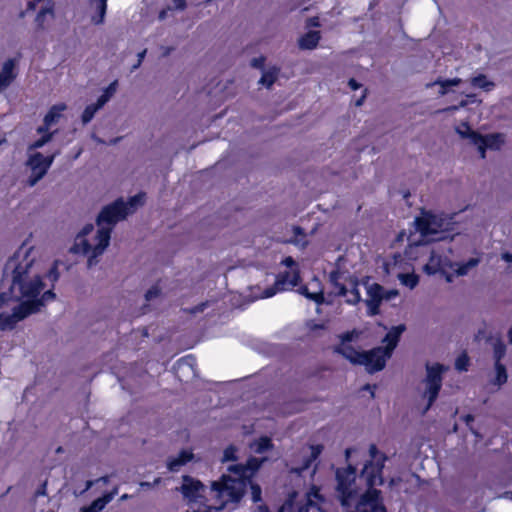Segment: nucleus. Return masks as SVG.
I'll list each match as a JSON object with an SVG mask.
<instances>
[{"instance_id":"nucleus-1","label":"nucleus","mask_w":512,"mask_h":512,"mask_svg":"<svg viewBox=\"0 0 512 512\" xmlns=\"http://www.w3.org/2000/svg\"><path fill=\"white\" fill-rule=\"evenodd\" d=\"M31 248L21 246L8 259L0 282V306L11 301H20L11 313L0 314V330H12L16 324L32 313L39 311L46 302L55 298L52 290L40 293L44 288L41 277L27 281V274L34 259L30 257Z\"/></svg>"},{"instance_id":"nucleus-2","label":"nucleus","mask_w":512,"mask_h":512,"mask_svg":"<svg viewBox=\"0 0 512 512\" xmlns=\"http://www.w3.org/2000/svg\"><path fill=\"white\" fill-rule=\"evenodd\" d=\"M145 201V193H138L129 198L125 203L122 198L115 200L113 203L105 206L99 213L96 223L98 230L91 243L85 238L94 229L92 224L86 225L77 235L71 251L76 254L88 256V266L91 267L97 262L99 257L107 248L111 238V232L114 226L126 216L132 213L138 206Z\"/></svg>"},{"instance_id":"nucleus-3","label":"nucleus","mask_w":512,"mask_h":512,"mask_svg":"<svg viewBox=\"0 0 512 512\" xmlns=\"http://www.w3.org/2000/svg\"><path fill=\"white\" fill-rule=\"evenodd\" d=\"M266 458L250 457L245 464H233L228 467V471L236 477L222 475L220 480L212 482L211 492L213 497L219 503L218 505L207 506L203 511L194 512H219L232 505L234 508L244 495L245 478L251 476L262 464Z\"/></svg>"},{"instance_id":"nucleus-4","label":"nucleus","mask_w":512,"mask_h":512,"mask_svg":"<svg viewBox=\"0 0 512 512\" xmlns=\"http://www.w3.org/2000/svg\"><path fill=\"white\" fill-rule=\"evenodd\" d=\"M405 331V325L400 324L392 327L385 335L383 342L385 347H375L369 351H358L350 342L354 338L353 332H346L340 336L341 344L335 348V352L341 354L352 364L363 365L368 373L381 371L386 361L392 356L402 333Z\"/></svg>"},{"instance_id":"nucleus-5","label":"nucleus","mask_w":512,"mask_h":512,"mask_svg":"<svg viewBox=\"0 0 512 512\" xmlns=\"http://www.w3.org/2000/svg\"><path fill=\"white\" fill-rule=\"evenodd\" d=\"M369 454L371 460L364 465L360 474L368 489L356 504V512H387L381 503L380 491L375 489L384 483L382 471L386 457L378 451L375 444L370 445Z\"/></svg>"},{"instance_id":"nucleus-6","label":"nucleus","mask_w":512,"mask_h":512,"mask_svg":"<svg viewBox=\"0 0 512 512\" xmlns=\"http://www.w3.org/2000/svg\"><path fill=\"white\" fill-rule=\"evenodd\" d=\"M281 264L287 267L289 270L278 273L274 285L266 288L262 292V298H270L277 293L292 290L300 283V270L293 257H285L281 261Z\"/></svg>"},{"instance_id":"nucleus-7","label":"nucleus","mask_w":512,"mask_h":512,"mask_svg":"<svg viewBox=\"0 0 512 512\" xmlns=\"http://www.w3.org/2000/svg\"><path fill=\"white\" fill-rule=\"evenodd\" d=\"M450 222L437 215L427 213L415 220L416 230L426 241H440L446 238Z\"/></svg>"},{"instance_id":"nucleus-8","label":"nucleus","mask_w":512,"mask_h":512,"mask_svg":"<svg viewBox=\"0 0 512 512\" xmlns=\"http://www.w3.org/2000/svg\"><path fill=\"white\" fill-rule=\"evenodd\" d=\"M336 480L340 503L343 507L348 508L358 496L356 468L349 465L345 469H337Z\"/></svg>"},{"instance_id":"nucleus-9","label":"nucleus","mask_w":512,"mask_h":512,"mask_svg":"<svg viewBox=\"0 0 512 512\" xmlns=\"http://www.w3.org/2000/svg\"><path fill=\"white\" fill-rule=\"evenodd\" d=\"M479 262L480 260L478 258H470L468 261L463 263L448 264L447 259H443L440 255L433 251L428 263L424 266V270L427 274L433 275L438 272L444 273L446 266H449L450 268L455 266V273L458 276H464L467 275L472 268L476 267Z\"/></svg>"},{"instance_id":"nucleus-10","label":"nucleus","mask_w":512,"mask_h":512,"mask_svg":"<svg viewBox=\"0 0 512 512\" xmlns=\"http://www.w3.org/2000/svg\"><path fill=\"white\" fill-rule=\"evenodd\" d=\"M445 370L446 368L441 364L426 365V391L424 393V396L428 398V403L425 408V412L430 409V407L438 397L439 391L442 386V373Z\"/></svg>"},{"instance_id":"nucleus-11","label":"nucleus","mask_w":512,"mask_h":512,"mask_svg":"<svg viewBox=\"0 0 512 512\" xmlns=\"http://www.w3.org/2000/svg\"><path fill=\"white\" fill-rule=\"evenodd\" d=\"M295 493L285 501V503L279 508L278 512H308L310 508H316L318 512H324L322 505L325 502L323 495L320 493V489L313 485L310 490L306 493V504L298 507L297 511L294 509Z\"/></svg>"},{"instance_id":"nucleus-12","label":"nucleus","mask_w":512,"mask_h":512,"mask_svg":"<svg viewBox=\"0 0 512 512\" xmlns=\"http://www.w3.org/2000/svg\"><path fill=\"white\" fill-rule=\"evenodd\" d=\"M55 155L44 156L40 152H35L29 155L27 166L31 169V176L29 177L28 184L33 187L41 180L51 167Z\"/></svg>"},{"instance_id":"nucleus-13","label":"nucleus","mask_w":512,"mask_h":512,"mask_svg":"<svg viewBox=\"0 0 512 512\" xmlns=\"http://www.w3.org/2000/svg\"><path fill=\"white\" fill-rule=\"evenodd\" d=\"M37 2L45 3V5L41 7L35 19L37 28L43 30L46 28V23H49L54 19L53 2L52 0H31L28 1V10H35Z\"/></svg>"},{"instance_id":"nucleus-14","label":"nucleus","mask_w":512,"mask_h":512,"mask_svg":"<svg viewBox=\"0 0 512 512\" xmlns=\"http://www.w3.org/2000/svg\"><path fill=\"white\" fill-rule=\"evenodd\" d=\"M475 140V146L480 152L481 158H485L486 149H499L503 143V138L500 134H491L482 136L480 134H472Z\"/></svg>"},{"instance_id":"nucleus-15","label":"nucleus","mask_w":512,"mask_h":512,"mask_svg":"<svg viewBox=\"0 0 512 512\" xmlns=\"http://www.w3.org/2000/svg\"><path fill=\"white\" fill-rule=\"evenodd\" d=\"M298 291L301 295L314 301L318 305L324 302V293L321 287V282L316 277L312 279L309 286H301Z\"/></svg>"},{"instance_id":"nucleus-16","label":"nucleus","mask_w":512,"mask_h":512,"mask_svg":"<svg viewBox=\"0 0 512 512\" xmlns=\"http://www.w3.org/2000/svg\"><path fill=\"white\" fill-rule=\"evenodd\" d=\"M17 76L16 60L8 59L3 63L0 71V93L7 89Z\"/></svg>"},{"instance_id":"nucleus-17","label":"nucleus","mask_w":512,"mask_h":512,"mask_svg":"<svg viewBox=\"0 0 512 512\" xmlns=\"http://www.w3.org/2000/svg\"><path fill=\"white\" fill-rule=\"evenodd\" d=\"M204 489V485L198 481L194 480L190 476L183 477V484L181 486V492L183 496L190 501H196L198 497H200V492Z\"/></svg>"},{"instance_id":"nucleus-18","label":"nucleus","mask_w":512,"mask_h":512,"mask_svg":"<svg viewBox=\"0 0 512 512\" xmlns=\"http://www.w3.org/2000/svg\"><path fill=\"white\" fill-rule=\"evenodd\" d=\"M323 446L320 444L309 446V455L303 456V463L299 467H291L290 472L302 475V473L308 470L312 464L318 459L320 454L322 453Z\"/></svg>"},{"instance_id":"nucleus-19","label":"nucleus","mask_w":512,"mask_h":512,"mask_svg":"<svg viewBox=\"0 0 512 512\" xmlns=\"http://www.w3.org/2000/svg\"><path fill=\"white\" fill-rule=\"evenodd\" d=\"M193 459V453L189 450H182L177 457H172L167 461V468L171 472H177L180 468Z\"/></svg>"},{"instance_id":"nucleus-20","label":"nucleus","mask_w":512,"mask_h":512,"mask_svg":"<svg viewBox=\"0 0 512 512\" xmlns=\"http://www.w3.org/2000/svg\"><path fill=\"white\" fill-rule=\"evenodd\" d=\"M344 278V273L339 269L333 270L330 272L329 280L331 285L334 287L336 293L339 296H346L348 293V289L345 284L342 282Z\"/></svg>"},{"instance_id":"nucleus-21","label":"nucleus","mask_w":512,"mask_h":512,"mask_svg":"<svg viewBox=\"0 0 512 512\" xmlns=\"http://www.w3.org/2000/svg\"><path fill=\"white\" fill-rule=\"evenodd\" d=\"M320 40L318 31H309L299 39V47L301 49H314Z\"/></svg>"},{"instance_id":"nucleus-22","label":"nucleus","mask_w":512,"mask_h":512,"mask_svg":"<svg viewBox=\"0 0 512 512\" xmlns=\"http://www.w3.org/2000/svg\"><path fill=\"white\" fill-rule=\"evenodd\" d=\"M104 105V97H99L96 103L86 106L81 116L83 124L89 123L93 119L96 112L100 110Z\"/></svg>"},{"instance_id":"nucleus-23","label":"nucleus","mask_w":512,"mask_h":512,"mask_svg":"<svg viewBox=\"0 0 512 512\" xmlns=\"http://www.w3.org/2000/svg\"><path fill=\"white\" fill-rule=\"evenodd\" d=\"M250 449L256 454H263L273 448V443L270 437L262 436L259 439L253 441L249 445Z\"/></svg>"},{"instance_id":"nucleus-24","label":"nucleus","mask_w":512,"mask_h":512,"mask_svg":"<svg viewBox=\"0 0 512 512\" xmlns=\"http://www.w3.org/2000/svg\"><path fill=\"white\" fill-rule=\"evenodd\" d=\"M91 5H95L97 15H92L91 21L96 24H102L107 10V0H90Z\"/></svg>"},{"instance_id":"nucleus-25","label":"nucleus","mask_w":512,"mask_h":512,"mask_svg":"<svg viewBox=\"0 0 512 512\" xmlns=\"http://www.w3.org/2000/svg\"><path fill=\"white\" fill-rule=\"evenodd\" d=\"M66 109L65 104H56L53 105L47 114L44 117V123L45 125L52 126L54 123H56L59 118L61 117V113Z\"/></svg>"},{"instance_id":"nucleus-26","label":"nucleus","mask_w":512,"mask_h":512,"mask_svg":"<svg viewBox=\"0 0 512 512\" xmlns=\"http://www.w3.org/2000/svg\"><path fill=\"white\" fill-rule=\"evenodd\" d=\"M473 87L483 89L484 91H490L494 87V83L484 75L479 74L471 79Z\"/></svg>"},{"instance_id":"nucleus-27","label":"nucleus","mask_w":512,"mask_h":512,"mask_svg":"<svg viewBox=\"0 0 512 512\" xmlns=\"http://www.w3.org/2000/svg\"><path fill=\"white\" fill-rule=\"evenodd\" d=\"M398 279L403 286L414 289L419 283V277L415 273H400Z\"/></svg>"},{"instance_id":"nucleus-28","label":"nucleus","mask_w":512,"mask_h":512,"mask_svg":"<svg viewBox=\"0 0 512 512\" xmlns=\"http://www.w3.org/2000/svg\"><path fill=\"white\" fill-rule=\"evenodd\" d=\"M258 470H259V468L251 476L245 478V489H244V491L246 490L247 484L249 482L250 483V488H251V497H252L253 502H255V503L261 501L262 490H261V487L259 485L251 483L250 479L253 477V475Z\"/></svg>"},{"instance_id":"nucleus-29","label":"nucleus","mask_w":512,"mask_h":512,"mask_svg":"<svg viewBox=\"0 0 512 512\" xmlns=\"http://www.w3.org/2000/svg\"><path fill=\"white\" fill-rule=\"evenodd\" d=\"M367 297L383 301V286L373 283L367 287Z\"/></svg>"},{"instance_id":"nucleus-30","label":"nucleus","mask_w":512,"mask_h":512,"mask_svg":"<svg viewBox=\"0 0 512 512\" xmlns=\"http://www.w3.org/2000/svg\"><path fill=\"white\" fill-rule=\"evenodd\" d=\"M365 303L367 305V314L369 316H376L380 313L381 300L367 297Z\"/></svg>"},{"instance_id":"nucleus-31","label":"nucleus","mask_w":512,"mask_h":512,"mask_svg":"<svg viewBox=\"0 0 512 512\" xmlns=\"http://www.w3.org/2000/svg\"><path fill=\"white\" fill-rule=\"evenodd\" d=\"M457 133L462 137L469 139L470 142L475 145V140L472 137V134H479L476 131H473L470 126L467 123H462L459 127L456 129Z\"/></svg>"},{"instance_id":"nucleus-32","label":"nucleus","mask_w":512,"mask_h":512,"mask_svg":"<svg viewBox=\"0 0 512 512\" xmlns=\"http://www.w3.org/2000/svg\"><path fill=\"white\" fill-rule=\"evenodd\" d=\"M495 371H496V378H495V384L496 385H503L507 381V371L505 366L502 363H495Z\"/></svg>"},{"instance_id":"nucleus-33","label":"nucleus","mask_w":512,"mask_h":512,"mask_svg":"<svg viewBox=\"0 0 512 512\" xmlns=\"http://www.w3.org/2000/svg\"><path fill=\"white\" fill-rule=\"evenodd\" d=\"M105 501L100 497L95 499L89 506L82 507L79 512H99L106 507Z\"/></svg>"},{"instance_id":"nucleus-34","label":"nucleus","mask_w":512,"mask_h":512,"mask_svg":"<svg viewBox=\"0 0 512 512\" xmlns=\"http://www.w3.org/2000/svg\"><path fill=\"white\" fill-rule=\"evenodd\" d=\"M277 78V71L276 70H270L266 71L262 74L259 83L266 86L267 88H270Z\"/></svg>"},{"instance_id":"nucleus-35","label":"nucleus","mask_w":512,"mask_h":512,"mask_svg":"<svg viewBox=\"0 0 512 512\" xmlns=\"http://www.w3.org/2000/svg\"><path fill=\"white\" fill-rule=\"evenodd\" d=\"M53 133H46L42 135L38 140L29 145L28 150L32 151L38 148L43 147L46 143H48L52 139Z\"/></svg>"},{"instance_id":"nucleus-36","label":"nucleus","mask_w":512,"mask_h":512,"mask_svg":"<svg viewBox=\"0 0 512 512\" xmlns=\"http://www.w3.org/2000/svg\"><path fill=\"white\" fill-rule=\"evenodd\" d=\"M469 366V358L466 353L459 355L455 361V368L460 371H467Z\"/></svg>"},{"instance_id":"nucleus-37","label":"nucleus","mask_w":512,"mask_h":512,"mask_svg":"<svg viewBox=\"0 0 512 512\" xmlns=\"http://www.w3.org/2000/svg\"><path fill=\"white\" fill-rule=\"evenodd\" d=\"M460 82H461V80L459 78H454V79H448V80H444V81L438 80L435 82V84H439L441 86L440 93L445 94V93H447V90L449 87L457 86Z\"/></svg>"},{"instance_id":"nucleus-38","label":"nucleus","mask_w":512,"mask_h":512,"mask_svg":"<svg viewBox=\"0 0 512 512\" xmlns=\"http://www.w3.org/2000/svg\"><path fill=\"white\" fill-rule=\"evenodd\" d=\"M505 351L506 347L501 341H498L494 344L495 363H501V359L504 357Z\"/></svg>"},{"instance_id":"nucleus-39","label":"nucleus","mask_w":512,"mask_h":512,"mask_svg":"<svg viewBox=\"0 0 512 512\" xmlns=\"http://www.w3.org/2000/svg\"><path fill=\"white\" fill-rule=\"evenodd\" d=\"M236 452H237V449L234 446L231 445V446L227 447L223 452L222 462L236 460Z\"/></svg>"},{"instance_id":"nucleus-40","label":"nucleus","mask_w":512,"mask_h":512,"mask_svg":"<svg viewBox=\"0 0 512 512\" xmlns=\"http://www.w3.org/2000/svg\"><path fill=\"white\" fill-rule=\"evenodd\" d=\"M293 232L296 237V239L294 240V243L297 245L304 246L306 244V241H304L305 234L303 233L302 228H300L299 226H295V227H293Z\"/></svg>"},{"instance_id":"nucleus-41","label":"nucleus","mask_w":512,"mask_h":512,"mask_svg":"<svg viewBox=\"0 0 512 512\" xmlns=\"http://www.w3.org/2000/svg\"><path fill=\"white\" fill-rule=\"evenodd\" d=\"M116 85L117 82H112L106 89L103 91V93L100 95V97H104L105 104L110 100V98L113 96V94L116 91Z\"/></svg>"},{"instance_id":"nucleus-42","label":"nucleus","mask_w":512,"mask_h":512,"mask_svg":"<svg viewBox=\"0 0 512 512\" xmlns=\"http://www.w3.org/2000/svg\"><path fill=\"white\" fill-rule=\"evenodd\" d=\"M349 293H350V297L347 299V302L349 304H357L360 302L361 295L357 288V285H355Z\"/></svg>"},{"instance_id":"nucleus-43","label":"nucleus","mask_w":512,"mask_h":512,"mask_svg":"<svg viewBox=\"0 0 512 512\" xmlns=\"http://www.w3.org/2000/svg\"><path fill=\"white\" fill-rule=\"evenodd\" d=\"M160 295V288L158 285L152 286L150 289L147 290L145 293V299L147 301H151L152 299L158 297Z\"/></svg>"},{"instance_id":"nucleus-44","label":"nucleus","mask_w":512,"mask_h":512,"mask_svg":"<svg viewBox=\"0 0 512 512\" xmlns=\"http://www.w3.org/2000/svg\"><path fill=\"white\" fill-rule=\"evenodd\" d=\"M398 295L399 292L396 289L385 290L383 288V300L389 301L396 298Z\"/></svg>"},{"instance_id":"nucleus-45","label":"nucleus","mask_w":512,"mask_h":512,"mask_svg":"<svg viewBox=\"0 0 512 512\" xmlns=\"http://www.w3.org/2000/svg\"><path fill=\"white\" fill-rule=\"evenodd\" d=\"M117 494H118V488H114L112 491L103 494L101 498L105 501L106 504H108L114 499V497Z\"/></svg>"},{"instance_id":"nucleus-46","label":"nucleus","mask_w":512,"mask_h":512,"mask_svg":"<svg viewBox=\"0 0 512 512\" xmlns=\"http://www.w3.org/2000/svg\"><path fill=\"white\" fill-rule=\"evenodd\" d=\"M178 364L181 365H188L191 369H193V365L195 364V359L192 356H186L181 358L178 361Z\"/></svg>"},{"instance_id":"nucleus-47","label":"nucleus","mask_w":512,"mask_h":512,"mask_svg":"<svg viewBox=\"0 0 512 512\" xmlns=\"http://www.w3.org/2000/svg\"><path fill=\"white\" fill-rule=\"evenodd\" d=\"M47 277L52 282H55L58 280L59 274L57 271L56 264L53 267H51V269L48 271Z\"/></svg>"},{"instance_id":"nucleus-48","label":"nucleus","mask_w":512,"mask_h":512,"mask_svg":"<svg viewBox=\"0 0 512 512\" xmlns=\"http://www.w3.org/2000/svg\"><path fill=\"white\" fill-rule=\"evenodd\" d=\"M264 61L265 59L263 57H259V58H254L252 59L251 61V65L255 68H259V69H262L263 66H264Z\"/></svg>"},{"instance_id":"nucleus-49","label":"nucleus","mask_w":512,"mask_h":512,"mask_svg":"<svg viewBox=\"0 0 512 512\" xmlns=\"http://www.w3.org/2000/svg\"><path fill=\"white\" fill-rule=\"evenodd\" d=\"M307 25L309 27H318L320 25L318 17L309 18L308 22H307Z\"/></svg>"},{"instance_id":"nucleus-50","label":"nucleus","mask_w":512,"mask_h":512,"mask_svg":"<svg viewBox=\"0 0 512 512\" xmlns=\"http://www.w3.org/2000/svg\"><path fill=\"white\" fill-rule=\"evenodd\" d=\"M50 127H51L50 125H45V123H44L43 126H40V127L37 128V132L39 134H41V136L46 134V133H50L48 131Z\"/></svg>"},{"instance_id":"nucleus-51","label":"nucleus","mask_w":512,"mask_h":512,"mask_svg":"<svg viewBox=\"0 0 512 512\" xmlns=\"http://www.w3.org/2000/svg\"><path fill=\"white\" fill-rule=\"evenodd\" d=\"M146 55V50H143L142 52L138 53V62L133 66L134 69L138 68L140 64L142 63L144 57Z\"/></svg>"},{"instance_id":"nucleus-52","label":"nucleus","mask_w":512,"mask_h":512,"mask_svg":"<svg viewBox=\"0 0 512 512\" xmlns=\"http://www.w3.org/2000/svg\"><path fill=\"white\" fill-rule=\"evenodd\" d=\"M348 85L349 87L352 89V90H357L358 88H360V84L355 80V79H350L349 82H348Z\"/></svg>"},{"instance_id":"nucleus-53","label":"nucleus","mask_w":512,"mask_h":512,"mask_svg":"<svg viewBox=\"0 0 512 512\" xmlns=\"http://www.w3.org/2000/svg\"><path fill=\"white\" fill-rule=\"evenodd\" d=\"M177 9L183 10L186 6V0H174Z\"/></svg>"},{"instance_id":"nucleus-54","label":"nucleus","mask_w":512,"mask_h":512,"mask_svg":"<svg viewBox=\"0 0 512 512\" xmlns=\"http://www.w3.org/2000/svg\"><path fill=\"white\" fill-rule=\"evenodd\" d=\"M502 259L506 262H512V254L509 252H505L502 254Z\"/></svg>"},{"instance_id":"nucleus-55","label":"nucleus","mask_w":512,"mask_h":512,"mask_svg":"<svg viewBox=\"0 0 512 512\" xmlns=\"http://www.w3.org/2000/svg\"><path fill=\"white\" fill-rule=\"evenodd\" d=\"M464 421L467 425L474 421V417L471 414H467L464 416Z\"/></svg>"},{"instance_id":"nucleus-56","label":"nucleus","mask_w":512,"mask_h":512,"mask_svg":"<svg viewBox=\"0 0 512 512\" xmlns=\"http://www.w3.org/2000/svg\"><path fill=\"white\" fill-rule=\"evenodd\" d=\"M206 306L205 303H202L201 305L195 307L191 312L192 313H197V312H201L204 310V307Z\"/></svg>"},{"instance_id":"nucleus-57","label":"nucleus","mask_w":512,"mask_h":512,"mask_svg":"<svg viewBox=\"0 0 512 512\" xmlns=\"http://www.w3.org/2000/svg\"><path fill=\"white\" fill-rule=\"evenodd\" d=\"M95 482L96 481H93V480L86 481V485H85L84 491H87V490L91 489Z\"/></svg>"},{"instance_id":"nucleus-58","label":"nucleus","mask_w":512,"mask_h":512,"mask_svg":"<svg viewBox=\"0 0 512 512\" xmlns=\"http://www.w3.org/2000/svg\"><path fill=\"white\" fill-rule=\"evenodd\" d=\"M96 482H103L104 484H107L109 482V477L108 476H102L99 479H97Z\"/></svg>"},{"instance_id":"nucleus-59","label":"nucleus","mask_w":512,"mask_h":512,"mask_svg":"<svg viewBox=\"0 0 512 512\" xmlns=\"http://www.w3.org/2000/svg\"><path fill=\"white\" fill-rule=\"evenodd\" d=\"M365 95H363L361 98L357 99L355 102L356 106H361L364 101Z\"/></svg>"},{"instance_id":"nucleus-60","label":"nucleus","mask_w":512,"mask_h":512,"mask_svg":"<svg viewBox=\"0 0 512 512\" xmlns=\"http://www.w3.org/2000/svg\"><path fill=\"white\" fill-rule=\"evenodd\" d=\"M352 451H353V449H351V448H347V449L345 450V454H346V458H347V459L350 457V455H351Z\"/></svg>"},{"instance_id":"nucleus-61","label":"nucleus","mask_w":512,"mask_h":512,"mask_svg":"<svg viewBox=\"0 0 512 512\" xmlns=\"http://www.w3.org/2000/svg\"><path fill=\"white\" fill-rule=\"evenodd\" d=\"M259 512H268V509L266 506H259Z\"/></svg>"},{"instance_id":"nucleus-62","label":"nucleus","mask_w":512,"mask_h":512,"mask_svg":"<svg viewBox=\"0 0 512 512\" xmlns=\"http://www.w3.org/2000/svg\"><path fill=\"white\" fill-rule=\"evenodd\" d=\"M509 342L512 344V328L508 332Z\"/></svg>"},{"instance_id":"nucleus-63","label":"nucleus","mask_w":512,"mask_h":512,"mask_svg":"<svg viewBox=\"0 0 512 512\" xmlns=\"http://www.w3.org/2000/svg\"><path fill=\"white\" fill-rule=\"evenodd\" d=\"M129 498V495L128 494H123L121 497H120V500L121 501H124V500H127Z\"/></svg>"},{"instance_id":"nucleus-64","label":"nucleus","mask_w":512,"mask_h":512,"mask_svg":"<svg viewBox=\"0 0 512 512\" xmlns=\"http://www.w3.org/2000/svg\"><path fill=\"white\" fill-rule=\"evenodd\" d=\"M372 388H373V387H371L370 385H366V386L364 387V389H365V390H369V391H372ZM371 394L373 395V392H371Z\"/></svg>"}]
</instances>
